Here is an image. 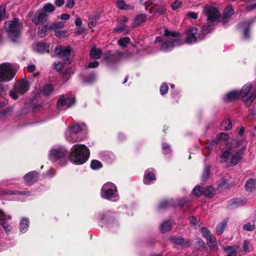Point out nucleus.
Listing matches in <instances>:
<instances>
[{
    "label": "nucleus",
    "instance_id": "9b49d317",
    "mask_svg": "<svg viewBox=\"0 0 256 256\" xmlns=\"http://www.w3.org/2000/svg\"><path fill=\"white\" fill-rule=\"evenodd\" d=\"M202 236L206 239L208 244L211 248H214L216 245V239L210 231L206 228H202Z\"/></svg>",
    "mask_w": 256,
    "mask_h": 256
},
{
    "label": "nucleus",
    "instance_id": "423d86ee",
    "mask_svg": "<svg viewBox=\"0 0 256 256\" xmlns=\"http://www.w3.org/2000/svg\"><path fill=\"white\" fill-rule=\"evenodd\" d=\"M15 74V70L12 64L8 62L0 64V82H8L14 78Z\"/></svg>",
    "mask_w": 256,
    "mask_h": 256
},
{
    "label": "nucleus",
    "instance_id": "412c9836",
    "mask_svg": "<svg viewBox=\"0 0 256 256\" xmlns=\"http://www.w3.org/2000/svg\"><path fill=\"white\" fill-rule=\"evenodd\" d=\"M49 46L45 43L40 42L37 44L34 47V50L38 52L44 53L46 52H49Z\"/></svg>",
    "mask_w": 256,
    "mask_h": 256
},
{
    "label": "nucleus",
    "instance_id": "79ce46f5",
    "mask_svg": "<svg viewBox=\"0 0 256 256\" xmlns=\"http://www.w3.org/2000/svg\"><path fill=\"white\" fill-rule=\"evenodd\" d=\"M204 188H201L200 186H197L195 187L193 190L192 192L194 195L200 196L202 194H204Z\"/></svg>",
    "mask_w": 256,
    "mask_h": 256
},
{
    "label": "nucleus",
    "instance_id": "de8ad7c7",
    "mask_svg": "<svg viewBox=\"0 0 256 256\" xmlns=\"http://www.w3.org/2000/svg\"><path fill=\"white\" fill-rule=\"evenodd\" d=\"M170 205V202L168 200L162 201L158 205V208L160 210L164 209Z\"/></svg>",
    "mask_w": 256,
    "mask_h": 256
},
{
    "label": "nucleus",
    "instance_id": "ea45409f",
    "mask_svg": "<svg viewBox=\"0 0 256 256\" xmlns=\"http://www.w3.org/2000/svg\"><path fill=\"white\" fill-rule=\"evenodd\" d=\"M55 10L54 6L48 3L44 5L43 7V10L46 12L51 13Z\"/></svg>",
    "mask_w": 256,
    "mask_h": 256
},
{
    "label": "nucleus",
    "instance_id": "680f3d73",
    "mask_svg": "<svg viewBox=\"0 0 256 256\" xmlns=\"http://www.w3.org/2000/svg\"><path fill=\"white\" fill-rule=\"evenodd\" d=\"M186 15L189 18H190L192 19H194V20H196L198 18V14L196 12H189L186 14Z\"/></svg>",
    "mask_w": 256,
    "mask_h": 256
},
{
    "label": "nucleus",
    "instance_id": "13d9d810",
    "mask_svg": "<svg viewBox=\"0 0 256 256\" xmlns=\"http://www.w3.org/2000/svg\"><path fill=\"white\" fill-rule=\"evenodd\" d=\"M6 14V9L5 7L2 6H0V21H1L2 18Z\"/></svg>",
    "mask_w": 256,
    "mask_h": 256
},
{
    "label": "nucleus",
    "instance_id": "c9c22d12",
    "mask_svg": "<svg viewBox=\"0 0 256 256\" xmlns=\"http://www.w3.org/2000/svg\"><path fill=\"white\" fill-rule=\"evenodd\" d=\"M224 250L226 252L228 253L226 256H236V249L235 248L229 246L224 248Z\"/></svg>",
    "mask_w": 256,
    "mask_h": 256
},
{
    "label": "nucleus",
    "instance_id": "20e7f679",
    "mask_svg": "<svg viewBox=\"0 0 256 256\" xmlns=\"http://www.w3.org/2000/svg\"><path fill=\"white\" fill-rule=\"evenodd\" d=\"M5 28L10 38L13 42H16V39L20 36L22 30V26L18 19L15 18L12 20L6 22Z\"/></svg>",
    "mask_w": 256,
    "mask_h": 256
},
{
    "label": "nucleus",
    "instance_id": "0e129e2a",
    "mask_svg": "<svg viewBox=\"0 0 256 256\" xmlns=\"http://www.w3.org/2000/svg\"><path fill=\"white\" fill-rule=\"evenodd\" d=\"M99 65V63L97 61H94L93 62H91L88 64V67L89 68H97Z\"/></svg>",
    "mask_w": 256,
    "mask_h": 256
},
{
    "label": "nucleus",
    "instance_id": "a878e982",
    "mask_svg": "<svg viewBox=\"0 0 256 256\" xmlns=\"http://www.w3.org/2000/svg\"><path fill=\"white\" fill-rule=\"evenodd\" d=\"M146 16L144 14H140L138 15L134 18V21L132 23L134 27L137 26L142 23L145 22Z\"/></svg>",
    "mask_w": 256,
    "mask_h": 256
},
{
    "label": "nucleus",
    "instance_id": "2eb2a0df",
    "mask_svg": "<svg viewBox=\"0 0 256 256\" xmlns=\"http://www.w3.org/2000/svg\"><path fill=\"white\" fill-rule=\"evenodd\" d=\"M170 241L176 246H179L182 248H186L190 246V241L184 240L182 238L172 237L170 238Z\"/></svg>",
    "mask_w": 256,
    "mask_h": 256
},
{
    "label": "nucleus",
    "instance_id": "5fc2aeb1",
    "mask_svg": "<svg viewBox=\"0 0 256 256\" xmlns=\"http://www.w3.org/2000/svg\"><path fill=\"white\" fill-rule=\"evenodd\" d=\"M162 148L164 150V152L166 154H168L170 152V146L166 143L162 144Z\"/></svg>",
    "mask_w": 256,
    "mask_h": 256
},
{
    "label": "nucleus",
    "instance_id": "bf43d9fd",
    "mask_svg": "<svg viewBox=\"0 0 256 256\" xmlns=\"http://www.w3.org/2000/svg\"><path fill=\"white\" fill-rule=\"evenodd\" d=\"M54 68L58 71H60L62 70L63 64L61 62H56L54 64Z\"/></svg>",
    "mask_w": 256,
    "mask_h": 256
},
{
    "label": "nucleus",
    "instance_id": "f8f14e48",
    "mask_svg": "<svg viewBox=\"0 0 256 256\" xmlns=\"http://www.w3.org/2000/svg\"><path fill=\"white\" fill-rule=\"evenodd\" d=\"M75 102V98L73 96L67 98L66 100L64 95H62L57 102V107L60 108L66 105V108L70 107Z\"/></svg>",
    "mask_w": 256,
    "mask_h": 256
},
{
    "label": "nucleus",
    "instance_id": "e2e57ef3",
    "mask_svg": "<svg viewBox=\"0 0 256 256\" xmlns=\"http://www.w3.org/2000/svg\"><path fill=\"white\" fill-rule=\"evenodd\" d=\"M250 243L248 240H245L244 245H243V248L244 251L245 252H248L249 251V246H250Z\"/></svg>",
    "mask_w": 256,
    "mask_h": 256
},
{
    "label": "nucleus",
    "instance_id": "a18cd8bd",
    "mask_svg": "<svg viewBox=\"0 0 256 256\" xmlns=\"http://www.w3.org/2000/svg\"><path fill=\"white\" fill-rule=\"evenodd\" d=\"M231 206L232 208L236 207L243 204V201L240 198H234L231 200Z\"/></svg>",
    "mask_w": 256,
    "mask_h": 256
},
{
    "label": "nucleus",
    "instance_id": "ddd939ff",
    "mask_svg": "<svg viewBox=\"0 0 256 256\" xmlns=\"http://www.w3.org/2000/svg\"><path fill=\"white\" fill-rule=\"evenodd\" d=\"M48 16L46 14L43 12H40L35 15L34 18H32V22L36 25H48Z\"/></svg>",
    "mask_w": 256,
    "mask_h": 256
},
{
    "label": "nucleus",
    "instance_id": "f704fd0d",
    "mask_svg": "<svg viewBox=\"0 0 256 256\" xmlns=\"http://www.w3.org/2000/svg\"><path fill=\"white\" fill-rule=\"evenodd\" d=\"M232 128V124L230 120H226L221 124L222 130H228Z\"/></svg>",
    "mask_w": 256,
    "mask_h": 256
},
{
    "label": "nucleus",
    "instance_id": "052dcab7",
    "mask_svg": "<svg viewBox=\"0 0 256 256\" xmlns=\"http://www.w3.org/2000/svg\"><path fill=\"white\" fill-rule=\"evenodd\" d=\"M74 0H67L66 2V6L68 8H72L74 5Z\"/></svg>",
    "mask_w": 256,
    "mask_h": 256
},
{
    "label": "nucleus",
    "instance_id": "09e8293b",
    "mask_svg": "<svg viewBox=\"0 0 256 256\" xmlns=\"http://www.w3.org/2000/svg\"><path fill=\"white\" fill-rule=\"evenodd\" d=\"M168 90V86L166 83H163L160 87V92L161 94L163 95L166 94Z\"/></svg>",
    "mask_w": 256,
    "mask_h": 256
},
{
    "label": "nucleus",
    "instance_id": "69168bd1",
    "mask_svg": "<svg viewBox=\"0 0 256 256\" xmlns=\"http://www.w3.org/2000/svg\"><path fill=\"white\" fill-rule=\"evenodd\" d=\"M189 220L190 222L194 226H196L197 224H198V220L194 216L190 217Z\"/></svg>",
    "mask_w": 256,
    "mask_h": 256
},
{
    "label": "nucleus",
    "instance_id": "6e6d98bb",
    "mask_svg": "<svg viewBox=\"0 0 256 256\" xmlns=\"http://www.w3.org/2000/svg\"><path fill=\"white\" fill-rule=\"evenodd\" d=\"M229 138L228 134L225 132H220L218 135V138L220 140H226Z\"/></svg>",
    "mask_w": 256,
    "mask_h": 256
},
{
    "label": "nucleus",
    "instance_id": "b1692460",
    "mask_svg": "<svg viewBox=\"0 0 256 256\" xmlns=\"http://www.w3.org/2000/svg\"><path fill=\"white\" fill-rule=\"evenodd\" d=\"M232 148L230 147H228L226 148V150L222 152L220 158H221V162H227L229 159L230 156L232 155Z\"/></svg>",
    "mask_w": 256,
    "mask_h": 256
},
{
    "label": "nucleus",
    "instance_id": "3c124183",
    "mask_svg": "<svg viewBox=\"0 0 256 256\" xmlns=\"http://www.w3.org/2000/svg\"><path fill=\"white\" fill-rule=\"evenodd\" d=\"M140 2L145 6L146 10H147L148 7L149 6H151V8L153 7V4L151 2L150 0H140Z\"/></svg>",
    "mask_w": 256,
    "mask_h": 256
},
{
    "label": "nucleus",
    "instance_id": "f257e3e1",
    "mask_svg": "<svg viewBox=\"0 0 256 256\" xmlns=\"http://www.w3.org/2000/svg\"><path fill=\"white\" fill-rule=\"evenodd\" d=\"M90 150L86 146L82 144H76L70 148L69 160L74 164H82L88 160Z\"/></svg>",
    "mask_w": 256,
    "mask_h": 256
},
{
    "label": "nucleus",
    "instance_id": "a19ab883",
    "mask_svg": "<svg viewBox=\"0 0 256 256\" xmlns=\"http://www.w3.org/2000/svg\"><path fill=\"white\" fill-rule=\"evenodd\" d=\"M54 88L52 84H49L46 85L42 90L44 94L46 96L50 95L53 90Z\"/></svg>",
    "mask_w": 256,
    "mask_h": 256
},
{
    "label": "nucleus",
    "instance_id": "603ef678",
    "mask_svg": "<svg viewBox=\"0 0 256 256\" xmlns=\"http://www.w3.org/2000/svg\"><path fill=\"white\" fill-rule=\"evenodd\" d=\"M254 228V225L248 222L243 226V229L248 231H252Z\"/></svg>",
    "mask_w": 256,
    "mask_h": 256
},
{
    "label": "nucleus",
    "instance_id": "e433bc0d",
    "mask_svg": "<svg viewBox=\"0 0 256 256\" xmlns=\"http://www.w3.org/2000/svg\"><path fill=\"white\" fill-rule=\"evenodd\" d=\"M67 129L70 130L74 133L78 134L82 130V127L78 124H74L69 126Z\"/></svg>",
    "mask_w": 256,
    "mask_h": 256
},
{
    "label": "nucleus",
    "instance_id": "f3484780",
    "mask_svg": "<svg viewBox=\"0 0 256 256\" xmlns=\"http://www.w3.org/2000/svg\"><path fill=\"white\" fill-rule=\"evenodd\" d=\"M29 86L28 82L26 80H22L17 84L14 86V90L16 92L23 94L28 90Z\"/></svg>",
    "mask_w": 256,
    "mask_h": 256
},
{
    "label": "nucleus",
    "instance_id": "774afa93",
    "mask_svg": "<svg viewBox=\"0 0 256 256\" xmlns=\"http://www.w3.org/2000/svg\"><path fill=\"white\" fill-rule=\"evenodd\" d=\"M96 21L94 19H91L90 21L88 24V26L90 28L94 27L96 25Z\"/></svg>",
    "mask_w": 256,
    "mask_h": 256
},
{
    "label": "nucleus",
    "instance_id": "a211bd4d",
    "mask_svg": "<svg viewBox=\"0 0 256 256\" xmlns=\"http://www.w3.org/2000/svg\"><path fill=\"white\" fill-rule=\"evenodd\" d=\"M66 139L71 142L74 143L82 141L83 138L78 135L74 133L70 130L66 129L65 134Z\"/></svg>",
    "mask_w": 256,
    "mask_h": 256
},
{
    "label": "nucleus",
    "instance_id": "393cba45",
    "mask_svg": "<svg viewBox=\"0 0 256 256\" xmlns=\"http://www.w3.org/2000/svg\"><path fill=\"white\" fill-rule=\"evenodd\" d=\"M112 214L110 212H108L106 214H105V216H102L100 218L101 216H98V218H100L101 220H104V216H105V218L106 219L108 217L110 218L108 220V226L110 227H113L114 226H117V222H114V220L113 218V216H112Z\"/></svg>",
    "mask_w": 256,
    "mask_h": 256
},
{
    "label": "nucleus",
    "instance_id": "cd10ccee",
    "mask_svg": "<svg viewBox=\"0 0 256 256\" xmlns=\"http://www.w3.org/2000/svg\"><path fill=\"white\" fill-rule=\"evenodd\" d=\"M240 97L238 92L234 90L228 93L224 97V100L226 101L230 102Z\"/></svg>",
    "mask_w": 256,
    "mask_h": 256
},
{
    "label": "nucleus",
    "instance_id": "c85d7f7f",
    "mask_svg": "<svg viewBox=\"0 0 256 256\" xmlns=\"http://www.w3.org/2000/svg\"><path fill=\"white\" fill-rule=\"evenodd\" d=\"M250 23L245 22H244L240 24V27L242 28L243 34H244V36L245 38H248L250 36L249 34H248V26H249Z\"/></svg>",
    "mask_w": 256,
    "mask_h": 256
},
{
    "label": "nucleus",
    "instance_id": "37998d69",
    "mask_svg": "<svg viewBox=\"0 0 256 256\" xmlns=\"http://www.w3.org/2000/svg\"><path fill=\"white\" fill-rule=\"evenodd\" d=\"M130 38L128 37L122 38L118 41V44L122 46L126 47L127 44L130 42Z\"/></svg>",
    "mask_w": 256,
    "mask_h": 256
},
{
    "label": "nucleus",
    "instance_id": "bb28decb",
    "mask_svg": "<svg viewBox=\"0 0 256 256\" xmlns=\"http://www.w3.org/2000/svg\"><path fill=\"white\" fill-rule=\"evenodd\" d=\"M245 188L247 191L252 192L256 188V180L250 178L246 183Z\"/></svg>",
    "mask_w": 256,
    "mask_h": 256
},
{
    "label": "nucleus",
    "instance_id": "1a4fd4ad",
    "mask_svg": "<svg viewBox=\"0 0 256 256\" xmlns=\"http://www.w3.org/2000/svg\"><path fill=\"white\" fill-rule=\"evenodd\" d=\"M54 52L56 55L60 58H63L66 60L70 62V60L74 56V52L70 46H58L54 49Z\"/></svg>",
    "mask_w": 256,
    "mask_h": 256
},
{
    "label": "nucleus",
    "instance_id": "4be33fe9",
    "mask_svg": "<svg viewBox=\"0 0 256 256\" xmlns=\"http://www.w3.org/2000/svg\"><path fill=\"white\" fill-rule=\"evenodd\" d=\"M30 222L28 218H22L20 222V230L22 233L26 232L29 226Z\"/></svg>",
    "mask_w": 256,
    "mask_h": 256
},
{
    "label": "nucleus",
    "instance_id": "7ed1b4c3",
    "mask_svg": "<svg viewBox=\"0 0 256 256\" xmlns=\"http://www.w3.org/2000/svg\"><path fill=\"white\" fill-rule=\"evenodd\" d=\"M198 28L194 26L190 28L186 32L185 42L191 44L202 40L206 34L212 31V28L210 26H205L202 28L200 32L198 34Z\"/></svg>",
    "mask_w": 256,
    "mask_h": 256
},
{
    "label": "nucleus",
    "instance_id": "473e14b6",
    "mask_svg": "<svg viewBox=\"0 0 256 256\" xmlns=\"http://www.w3.org/2000/svg\"><path fill=\"white\" fill-rule=\"evenodd\" d=\"M227 220H224L222 222L217 226L216 228V232L218 234H220L223 232L227 224Z\"/></svg>",
    "mask_w": 256,
    "mask_h": 256
},
{
    "label": "nucleus",
    "instance_id": "c03bdc74",
    "mask_svg": "<svg viewBox=\"0 0 256 256\" xmlns=\"http://www.w3.org/2000/svg\"><path fill=\"white\" fill-rule=\"evenodd\" d=\"M102 166V164L98 160H92L90 164V167L93 170H98Z\"/></svg>",
    "mask_w": 256,
    "mask_h": 256
},
{
    "label": "nucleus",
    "instance_id": "8fccbe9b",
    "mask_svg": "<svg viewBox=\"0 0 256 256\" xmlns=\"http://www.w3.org/2000/svg\"><path fill=\"white\" fill-rule=\"evenodd\" d=\"M182 2L181 1H180L178 0H176L174 1L172 4V9L174 10H176L178 8L182 5Z\"/></svg>",
    "mask_w": 256,
    "mask_h": 256
},
{
    "label": "nucleus",
    "instance_id": "0eeeda50",
    "mask_svg": "<svg viewBox=\"0 0 256 256\" xmlns=\"http://www.w3.org/2000/svg\"><path fill=\"white\" fill-rule=\"evenodd\" d=\"M68 154L66 148L60 146H55L52 148L49 152V159L53 162L58 161L64 158Z\"/></svg>",
    "mask_w": 256,
    "mask_h": 256
},
{
    "label": "nucleus",
    "instance_id": "dca6fc26",
    "mask_svg": "<svg viewBox=\"0 0 256 256\" xmlns=\"http://www.w3.org/2000/svg\"><path fill=\"white\" fill-rule=\"evenodd\" d=\"M5 218L11 219L12 217L10 215L5 214L2 211L0 210V224L4 228L5 232H8L12 230V226L8 224Z\"/></svg>",
    "mask_w": 256,
    "mask_h": 256
},
{
    "label": "nucleus",
    "instance_id": "aec40b11",
    "mask_svg": "<svg viewBox=\"0 0 256 256\" xmlns=\"http://www.w3.org/2000/svg\"><path fill=\"white\" fill-rule=\"evenodd\" d=\"M156 180L154 174L150 171V169H148L145 172L144 176V182L146 184H151L152 182Z\"/></svg>",
    "mask_w": 256,
    "mask_h": 256
},
{
    "label": "nucleus",
    "instance_id": "2f4dec72",
    "mask_svg": "<svg viewBox=\"0 0 256 256\" xmlns=\"http://www.w3.org/2000/svg\"><path fill=\"white\" fill-rule=\"evenodd\" d=\"M160 228L162 232H168L172 229V224L168 221H165L161 224Z\"/></svg>",
    "mask_w": 256,
    "mask_h": 256
},
{
    "label": "nucleus",
    "instance_id": "4d7b16f0",
    "mask_svg": "<svg viewBox=\"0 0 256 256\" xmlns=\"http://www.w3.org/2000/svg\"><path fill=\"white\" fill-rule=\"evenodd\" d=\"M66 32L64 30H56L55 32V34L56 36L60 38H64L65 36Z\"/></svg>",
    "mask_w": 256,
    "mask_h": 256
},
{
    "label": "nucleus",
    "instance_id": "c756f323",
    "mask_svg": "<svg viewBox=\"0 0 256 256\" xmlns=\"http://www.w3.org/2000/svg\"><path fill=\"white\" fill-rule=\"evenodd\" d=\"M116 4L118 7L121 10H128L134 8L133 6L126 4L124 0H118Z\"/></svg>",
    "mask_w": 256,
    "mask_h": 256
},
{
    "label": "nucleus",
    "instance_id": "864d4df0",
    "mask_svg": "<svg viewBox=\"0 0 256 256\" xmlns=\"http://www.w3.org/2000/svg\"><path fill=\"white\" fill-rule=\"evenodd\" d=\"M115 32H122L124 34H128L129 30L126 28V26H122L120 27H117L114 29Z\"/></svg>",
    "mask_w": 256,
    "mask_h": 256
},
{
    "label": "nucleus",
    "instance_id": "6e6552de",
    "mask_svg": "<svg viewBox=\"0 0 256 256\" xmlns=\"http://www.w3.org/2000/svg\"><path fill=\"white\" fill-rule=\"evenodd\" d=\"M251 84H248L242 86L238 94L240 97L246 102V104H250L256 98L254 93L250 92Z\"/></svg>",
    "mask_w": 256,
    "mask_h": 256
},
{
    "label": "nucleus",
    "instance_id": "6ab92c4d",
    "mask_svg": "<svg viewBox=\"0 0 256 256\" xmlns=\"http://www.w3.org/2000/svg\"><path fill=\"white\" fill-rule=\"evenodd\" d=\"M24 178L27 184L35 182L38 180V173L36 171L29 172L24 176Z\"/></svg>",
    "mask_w": 256,
    "mask_h": 256
},
{
    "label": "nucleus",
    "instance_id": "4468645a",
    "mask_svg": "<svg viewBox=\"0 0 256 256\" xmlns=\"http://www.w3.org/2000/svg\"><path fill=\"white\" fill-rule=\"evenodd\" d=\"M245 149L246 148L244 146L241 149L239 150L236 152L232 154V158L230 160V165L231 166H236L239 162L240 161L242 158Z\"/></svg>",
    "mask_w": 256,
    "mask_h": 256
},
{
    "label": "nucleus",
    "instance_id": "9d476101",
    "mask_svg": "<svg viewBox=\"0 0 256 256\" xmlns=\"http://www.w3.org/2000/svg\"><path fill=\"white\" fill-rule=\"evenodd\" d=\"M203 12L207 16V20L210 22L216 21L220 16V13L217 9L212 6H206Z\"/></svg>",
    "mask_w": 256,
    "mask_h": 256
},
{
    "label": "nucleus",
    "instance_id": "58836bf2",
    "mask_svg": "<svg viewBox=\"0 0 256 256\" xmlns=\"http://www.w3.org/2000/svg\"><path fill=\"white\" fill-rule=\"evenodd\" d=\"M64 24L62 22H58L52 24L49 26V29L54 30L55 31L57 29L62 28L64 27Z\"/></svg>",
    "mask_w": 256,
    "mask_h": 256
},
{
    "label": "nucleus",
    "instance_id": "39448f33",
    "mask_svg": "<svg viewBox=\"0 0 256 256\" xmlns=\"http://www.w3.org/2000/svg\"><path fill=\"white\" fill-rule=\"evenodd\" d=\"M101 196L106 199L112 201H116L118 199L117 188L111 182L106 183L101 190Z\"/></svg>",
    "mask_w": 256,
    "mask_h": 256
},
{
    "label": "nucleus",
    "instance_id": "7c9ffc66",
    "mask_svg": "<svg viewBox=\"0 0 256 256\" xmlns=\"http://www.w3.org/2000/svg\"><path fill=\"white\" fill-rule=\"evenodd\" d=\"M214 194V189L212 186H206L204 190V194L209 198L213 197Z\"/></svg>",
    "mask_w": 256,
    "mask_h": 256
},
{
    "label": "nucleus",
    "instance_id": "f03ea898",
    "mask_svg": "<svg viewBox=\"0 0 256 256\" xmlns=\"http://www.w3.org/2000/svg\"><path fill=\"white\" fill-rule=\"evenodd\" d=\"M164 36L166 38V40L160 46V50L163 52H166L171 50L174 47L183 44L182 40L178 38L179 36V34L178 32L165 30Z\"/></svg>",
    "mask_w": 256,
    "mask_h": 256
},
{
    "label": "nucleus",
    "instance_id": "4c0bfd02",
    "mask_svg": "<svg viewBox=\"0 0 256 256\" xmlns=\"http://www.w3.org/2000/svg\"><path fill=\"white\" fill-rule=\"evenodd\" d=\"M234 14V10L230 6H227L224 12V15L226 18L230 17Z\"/></svg>",
    "mask_w": 256,
    "mask_h": 256
},
{
    "label": "nucleus",
    "instance_id": "5701e85b",
    "mask_svg": "<svg viewBox=\"0 0 256 256\" xmlns=\"http://www.w3.org/2000/svg\"><path fill=\"white\" fill-rule=\"evenodd\" d=\"M102 54V50L100 48H98L95 47L92 48L90 53V57L92 59H99Z\"/></svg>",
    "mask_w": 256,
    "mask_h": 256
},
{
    "label": "nucleus",
    "instance_id": "49530a36",
    "mask_svg": "<svg viewBox=\"0 0 256 256\" xmlns=\"http://www.w3.org/2000/svg\"><path fill=\"white\" fill-rule=\"evenodd\" d=\"M209 172L210 168L208 166L205 167L202 176V181L205 182L208 180L209 175Z\"/></svg>",
    "mask_w": 256,
    "mask_h": 256
},
{
    "label": "nucleus",
    "instance_id": "338daca9",
    "mask_svg": "<svg viewBox=\"0 0 256 256\" xmlns=\"http://www.w3.org/2000/svg\"><path fill=\"white\" fill-rule=\"evenodd\" d=\"M156 11L157 12L159 13L160 14H162L166 12V9L164 7L162 6V7L156 9Z\"/></svg>",
    "mask_w": 256,
    "mask_h": 256
},
{
    "label": "nucleus",
    "instance_id": "72a5a7b5",
    "mask_svg": "<svg viewBox=\"0 0 256 256\" xmlns=\"http://www.w3.org/2000/svg\"><path fill=\"white\" fill-rule=\"evenodd\" d=\"M48 29L49 26L48 25H42L38 28V35L41 38L44 37L47 34L46 32Z\"/></svg>",
    "mask_w": 256,
    "mask_h": 256
}]
</instances>
